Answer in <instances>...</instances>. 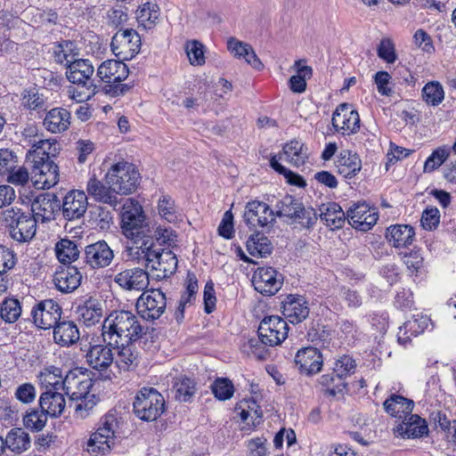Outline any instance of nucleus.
<instances>
[{
	"label": "nucleus",
	"mask_w": 456,
	"mask_h": 456,
	"mask_svg": "<svg viewBox=\"0 0 456 456\" xmlns=\"http://www.w3.org/2000/svg\"><path fill=\"white\" fill-rule=\"evenodd\" d=\"M77 403L75 405V411L81 418H86L89 411L96 404V397L94 394H87L86 396L77 398Z\"/></svg>",
	"instance_id": "62"
},
{
	"label": "nucleus",
	"mask_w": 456,
	"mask_h": 456,
	"mask_svg": "<svg viewBox=\"0 0 456 456\" xmlns=\"http://www.w3.org/2000/svg\"><path fill=\"white\" fill-rule=\"evenodd\" d=\"M331 122L337 132L351 134L359 131L361 121L357 110H352L348 103H341L333 112Z\"/></svg>",
	"instance_id": "16"
},
{
	"label": "nucleus",
	"mask_w": 456,
	"mask_h": 456,
	"mask_svg": "<svg viewBox=\"0 0 456 456\" xmlns=\"http://www.w3.org/2000/svg\"><path fill=\"white\" fill-rule=\"evenodd\" d=\"M283 278L274 268L258 267L252 278L255 289L265 296H273L281 288Z\"/></svg>",
	"instance_id": "14"
},
{
	"label": "nucleus",
	"mask_w": 456,
	"mask_h": 456,
	"mask_svg": "<svg viewBox=\"0 0 456 456\" xmlns=\"http://www.w3.org/2000/svg\"><path fill=\"white\" fill-rule=\"evenodd\" d=\"M52 55L55 63L67 68L79 59L80 49L76 41L61 39L53 43Z\"/></svg>",
	"instance_id": "27"
},
{
	"label": "nucleus",
	"mask_w": 456,
	"mask_h": 456,
	"mask_svg": "<svg viewBox=\"0 0 456 456\" xmlns=\"http://www.w3.org/2000/svg\"><path fill=\"white\" fill-rule=\"evenodd\" d=\"M391 76L387 71H378L374 76V81L377 85L378 92L384 96H390L393 94V89L388 86Z\"/></svg>",
	"instance_id": "63"
},
{
	"label": "nucleus",
	"mask_w": 456,
	"mask_h": 456,
	"mask_svg": "<svg viewBox=\"0 0 456 456\" xmlns=\"http://www.w3.org/2000/svg\"><path fill=\"white\" fill-rule=\"evenodd\" d=\"M320 210V218L325 225H334V228H342L346 219V213L343 211L339 204L329 202L327 205H322Z\"/></svg>",
	"instance_id": "40"
},
{
	"label": "nucleus",
	"mask_w": 456,
	"mask_h": 456,
	"mask_svg": "<svg viewBox=\"0 0 456 456\" xmlns=\"http://www.w3.org/2000/svg\"><path fill=\"white\" fill-rule=\"evenodd\" d=\"M135 342H124V345H110L118 349L116 365L120 370L128 371L138 366L140 354L135 346Z\"/></svg>",
	"instance_id": "32"
},
{
	"label": "nucleus",
	"mask_w": 456,
	"mask_h": 456,
	"mask_svg": "<svg viewBox=\"0 0 456 456\" xmlns=\"http://www.w3.org/2000/svg\"><path fill=\"white\" fill-rule=\"evenodd\" d=\"M53 374L55 378H61V369L55 366L45 368L44 372H41L42 383H45V391L42 392L38 403L40 409L45 411L51 418L60 417L66 406L64 395L59 392L61 387L58 380L51 382L47 378H51Z\"/></svg>",
	"instance_id": "5"
},
{
	"label": "nucleus",
	"mask_w": 456,
	"mask_h": 456,
	"mask_svg": "<svg viewBox=\"0 0 456 456\" xmlns=\"http://www.w3.org/2000/svg\"><path fill=\"white\" fill-rule=\"evenodd\" d=\"M82 280V274L77 267L67 265L59 266L53 275L56 289L61 293H70L77 289Z\"/></svg>",
	"instance_id": "23"
},
{
	"label": "nucleus",
	"mask_w": 456,
	"mask_h": 456,
	"mask_svg": "<svg viewBox=\"0 0 456 456\" xmlns=\"http://www.w3.org/2000/svg\"><path fill=\"white\" fill-rule=\"evenodd\" d=\"M246 248L251 256L261 257L270 255L273 249L270 240L259 230L249 236Z\"/></svg>",
	"instance_id": "41"
},
{
	"label": "nucleus",
	"mask_w": 456,
	"mask_h": 456,
	"mask_svg": "<svg viewBox=\"0 0 456 456\" xmlns=\"http://www.w3.org/2000/svg\"><path fill=\"white\" fill-rule=\"evenodd\" d=\"M415 230H386V238L395 248H405L413 241Z\"/></svg>",
	"instance_id": "51"
},
{
	"label": "nucleus",
	"mask_w": 456,
	"mask_h": 456,
	"mask_svg": "<svg viewBox=\"0 0 456 456\" xmlns=\"http://www.w3.org/2000/svg\"><path fill=\"white\" fill-rule=\"evenodd\" d=\"M88 207V199L84 191L70 190L62 200L61 211L64 219L77 220L84 216Z\"/></svg>",
	"instance_id": "17"
},
{
	"label": "nucleus",
	"mask_w": 456,
	"mask_h": 456,
	"mask_svg": "<svg viewBox=\"0 0 456 456\" xmlns=\"http://www.w3.org/2000/svg\"><path fill=\"white\" fill-rule=\"evenodd\" d=\"M58 383L70 400L86 396L93 387V380L84 377L77 369L68 371L63 379L58 380Z\"/></svg>",
	"instance_id": "15"
},
{
	"label": "nucleus",
	"mask_w": 456,
	"mask_h": 456,
	"mask_svg": "<svg viewBox=\"0 0 456 456\" xmlns=\"http://www.w3.org/2000/svg\"><path fill=\"white\" fill-rule=\"evenodd\" d=\"M31 220L30 214H24L20 208H9L2 213L0 224L4 228H16L19 224Z\"/></svg>",
	"instance_id": "49"
},
{
	"label": "nucleus",
	"mask_w": 456,
	"mask_h": 456,
	"mask_svg": "<svg viewBox=\"0 0 456 456\" xmlns=\"http://www.w3.org/2000/svg\"><path fill=\"white\" fill-rule=\"evenodd\" d=\"M94 68L87 59L79 58L66 68V77L73 85L69 86V96L82 102L90 99L95 93L96 86L93 79Z\"/></svg>",
	"instance_id": "3"
},
{
	"label": "nucleus",
	"mask_w": 456,
	"mask_h": 456,
	"mask_svg": "<svg viewBox=\"0 0 456 456\" xmlns=\"http://www.w3.org/2000/svg\"><path fill=\"white\" fill-rule=\"evenodd\" d=\"M193 379L183 377L178 379L174 385L175 397L180 402H189L196 392Z\"/></svg>",
	"instance_id": "47"
},
{
	"label": "nucleus",
	"mask_w": 456,
	"mask_h": 456,
	"mask_svg": "<svg viewBox=\"0 0 456 456\" xmlns=\"http://www.w3.org/2000/svg\"><path fill=\"white\" fill-rule=\"evenodd\" d=\"M308 341L315 346L326 347L331 339L330 330L319 322H312L307 331Z\"/></svg>",
	"instance_id": "45"
},
{
	"label": "nucleus",
	"mask_w": 456,
	"mask_h": 456,
	"mask_svg": "<svg viewBox=\"0 0 456 456\" xmlns=\"http://www.w3.org/2000/svg\"><path fill=\"white\" fill-rule=\"evenodd\" d=\"M95 444H91V437L86 444V451L89 453L98 455H105L109 453L115 445V441L112 439L98 438L94 439Z\"/></svg>",
	"instance_id": "59"
},
{
	"label": "nucleus",
	"mask_w": 456,
	"mask_h": 456,
	"mask_svg": "<svg viewBox=\"0 0 456 456\" xmlns=\"http://www.w3.org/2000/svg\"><path fill=\"white\" fill-rule=\"evenodd\" d=\"M158 214L161 220L177 226L190 225L191 223L176 209L175 200L169 195H162L157 205Z\"/></svg>",
	"instance_id": "31"
},
{
	"label": "nucleus",
	"mask_w": 456,
	"mask_h": 456,
	"mask_svg": "<svg viewBox=\"0 0 456 456\" xmlns=\"http://www.w3.org/2000/svg\"><path fill=\"white\" fill-rule=\"evenodd\" d=\"M214 395L220 401L230 399L234 394L232 382L226 378H217L211 385Z\"/></svg>",
	"instance_id": "53"
},
{
	"label": "nucleus",
	"mask_w": 456,
	"mask_h": 456,
	"mask_svg": "<svg viewBox=\"0 0 456 456\" xmlns=\"http://www.w3.org/2000/svg\"><path fill=\"white\" fill-rule=\"evenodd\" d=\"M141 45V37L133 28L118 30L110 43L112 53L122 61L132 60L140 52Z\"/></svg>",
	"instance_id": "11"
},
{
	"label": "nucleus",
	"mask_w": 456,
	"mask_h": 456,
	"mask_svg": "<svg viewBox=\"0 0 456 456\" xmlns=\"http://www.w3.org/2000/svg\"><path fill=\"white\" fill-rule=\"evenodd\" d=\"M32 211L33 215L30 216L33 218L34 224L31 228H36L38 223L44 224L53 219V212L46 207L42 208L38 202L32 204Z\"/></svg>",
	"instance_id": "61"
},
{
	"label": "nucleus",
	"mask_w": 456,
	"mask_h": 456,
	"mask_svg": "<svg viewBox=\"0 0 456 456\" xmlns=\"http://www.w3.org/2000/svg\"><path fill=\"white\" fill-rule=\"evenodd\" d=\"M319 382L322 387H326V393L332 396L342 394L347 386L342 379H338L334 370L331 373L321 376Z\"/></svg>",
	"instance_id": "50"
},
{
	"label": "nucleus",
	"mask_w": 456,
	"mask_h": 456,
	"mask_svg": "<svg viewBox=\"0 0 456 456\" xmlns=\"http://www.w3.org/2000/svg\"><path fill=\"white\" fill-rule=\"evenodd\" d=\"M6 449L20 453L30 446L29 435L21 428H12L4 438Z\"/></svg>",
	"instance_id": "42"
},
{
	"label": "nucleus",
	"mask_w": 456,
	"mask_h": 456,
	"mask_svg": "<svg viewBox=\"0 0 456 456\" xmlns=\"http://www.w3.org/2000/svg\"><path fill=\"white\" fill-rule=\"evenodd\" d=\"M378 56L389 64H393L397 60L395 47L393 41L385 37L382 38L377 48Z\"/></svg>",
	"instance_id": "57"
},
{
	"label": "nucleus",
	"mask_w": 456,
	"mask_h": 456,
	"mask_svg": "<svg viewBox=\"0 0 456 456\" xmlns=\"http://www.w3.org/2000/svg\"><path fill=\"white\" fill-rule=\"evenodd\" d=\"M106 345L90 346L86 352V358L88 365L94 370H106L114 362V356L111 348Z\"/></svg>",
	"instance_id": "29"
},
{
	"label": "nucleus",
	"mask_w": 456,
	"mask_h": 456,
	"mask_svg": "<svg viewBox=\"0 0 456 456\" xmlns=\"http://www.w3.org/2000/svg\"><path fill=\"white\" fill-rule=\"evenodd\" d=\"M164 396L154 387H142L134 396L133 410L141 420L151 422L158 419L165 411Z\"/></svg>",
	"instance_id": "6"
},
{
	"label": "nucleus",
	"mask_w": 456,
	"mask_h": 456,
	"mask_svg": "<svg viewBox=\"0 0 456 456\" xmlns=\"http://www.w3.org/2000/svg\"><path fill=\"white\" fill-rule=\"evenodd\" d=\"M288 330L285 320L277 315L266 316L258 326V338L265 346H275L285 340Z\"/></svg>",
	"instance_id": "12"
},
{
	"label": "nucleus",
	"mask_w": 456,
	"mask_h": 456,
	"mask_svg": "<svg viewBox=\"0 0 456 456\" xmlns=\"http://www.w3.org/2000/svg\"><path fill=\"white\" fill-rule=\"evenodd\" d=\"M128 240L127 248H138L144 254L146 266L156 272V279L163 280L175 273L176 255L169 248L176 247L174 230H122Z\"/></svg>",
	"instance_id": "1"
},
{
	"label": "nucleus",
	"mask_w": 456,
	"mask_h": 456,
	"mask_svg": "<svg viewBox=\"0 0 456 456\" xmlns=\"http://www.w3.org/2000/svg\"><path fill=\"white\" fill-rule=\"evenodd\" d=\"M203 48V45L197 40H192L186 43L185 51L191 64L200 66L205 63Z\"/></svg>",
	"instance_id": "56"
},
{
	"label": "nucleus",
	"mask_w": 456,
	"mask_h": 456,
	"mask_svg": "<svg viewBox=\"0 0 456 456\" xmlns=\"http://www.w3.org/2000/svg\"><path fill=\"white\" fill-rule=\"evenodd\" d=\"M70 124L71 114L62 107H55L48 110L43 120L44 127L53 134H61L67 131Z\"/></svg>",
	"instance_id": "28"
},
{
	"label": "nucleus",
	"mask_w": 456,
	"mask_h": 456,
	"mask_svg": "<svg viewBox=\"0 0 456 456\" xmlns=\"http://www.w3.org/2000/svg\"><path fill=\"white\" fill-rule=\"evenodd\" d=\"M56 256L64 265H70L79 256L76 243L68 239H61L55 246Z\"/></svg>",
	"instance_id": "44"
},
{
	"label": "nucleus",
	"mask_w": 456,
	"mask_h": 456,
	"mask_svg": "<svg viewBox=\"0 0 456 456\" xmlns=\"http://www.w3.org/2000/svg\"><path fill=\"white\" fill-rule=\"evenodd\" d=\"M243 217L248 226L265 227L274 220V211L266 203L253 200L246 205Z\"/></svg>",
	"instance_id": "21"
},
{
	"label": "nucleus",
	"mask_w": 456,
	"mask_h": 456,
	"mask_svg": "<svg viewBox=\"0 0 456 456\" xmlns=\"http://www.w3.org/2000/svg\"><path fill=\"white\" fill-rule=\"evenodd\" d=\"M140 174L135 167L129 162H118L111 166L105 175L106 184H110L116 194H130L140 183Z\"/></svg>",
	"instance_id": "7"
},
{
	"label": "nucleus",
	"mask_w": 456,
	"mask_h": 456,
	"mask_svg": "<svg viewBox=\"0 0 456 456\" xmlns=\"http://www.w3.org/2000/svg\"><path fill=\"white\" fill-rule=\"evenodd\" d=\"M394 433L403 439H417L428 436L429 430L425 419L411 414L394 428Z\"/></svg>",
	"instance_id": "19"
},
{
	"label": "nucleus",
	"mask_w": 456,
	"mask_h": 456,
	"mask_svg": "<svg viewBox=\"0 0 456 456\" xmlns=\"http://www.w3.org/2000/svg\"><path fill=\"white\" fill-rule=\"evenodd\" d=\"M385 411L392 417L403 420L412 414L414 402L400 395H391L383 403Z\"/></svg>",
	"instance_id": "36"
},
{
	"label": "nucleus",
	"mask_w": 456,
	"mask_h": 456,
	"mask_svg": "<svg viewBox=\"0 0 456 456\" xmlns=\"http://www.w3.org/2000/svg\"><path fill=\"white\" fill-rule=\"evenodd\" d=\"M48 417L39 407L27 411L23 417V423L27 428L37 432L45 428Z\"/></svg>",
	"instance_id": "52"
},
{
	"label": "nucleus",
	"mask_w": 456,
	"mask_h": 456,
	"mask_svg": "<svg viewBox=\"0 0 456 456\" xmlns=\"http://www.w3.org/2000/svg\"><path fill=\"white\" fill-rule=\"evenodd\" d=\"M114 281L125 290L141 291L149 285V273L139 267L125 269L115 275Z\"/></svg>",
	"instance_id": "20"
},
{
	"label": "nucleus",
	"mask_w": 456,
	"mask_h": 456,
	"mask_svg": "<svg viewBox=\"0 0 456 456\" xmlns=\"http://www.w3.org/2000/svg\"><path fill=\"white\" fill-rule=\"evenodd\" d=\"M86 191L95 201L109 204L115 208L118 203V196L112 191L110 184H105L95 176L91 177L86 184Z\"/></svg>",
	"instance_id": "33"
},
{
	"label": "nucleus",
	"mask_w": 456,
	"mask_h": 456,
	"mask_svg": "<svg viewBox=\"0 0 456 456\" xmlns=\"http://www.w3.org/2000/svg\"><path fill=\"white\" fill-rule=\"evenodd\" d=\"M36 387L31 383H23L20 385L15 391L16 399L24 404L33 403L36 399Z\"/></svg>",
	"instance_id": "60"
},
{
	"label": "nucleus",
	"mask_w": 456,
	"mask_h": 456,
	"mask_svg": "<svg viewBox=\"0 0 456 456\" xmlns=\"http://www.w3.org/2000/svg\"><path fill=\"white\" fill-rule=\"evenodd\" d=\"M336 167L340 175L346 178H352L361 170L362 160L356 153L343 150L338 158Z\"/></svg>",
	"instance_id": "38"
},
{
	"label": "nucleus",
	"mask_w": 456,
	"mask_h": 456,
	"mask_svg": "<svg viewBox=\"0 0 456 456\" xmlns=\"http://www.w3.org/2000/svg\"><path fill=\"white\" fill-rule=\"evenodd\" d=\"M356 369V362L353 357L344 354L340 358H338L333 367V370L337 373L338 379H342L345 381V379L351 374L354 373Z\"/></svg>",
	"instance_id": "55"
},
{
	"label": "nucleus",
	"mask_w": 456,
	"mask_h": 456,
	"mask_svg": "<svg viewBox=\"0 0 456 456\" xmlns=\"http://www.w3.org/2000/svg\"><path fill=\"white\" fill-rule=\"evenodd\" d=\"M15 255L8 248L0 245V275L5 273L15 265Z\"/></svg>",
	"instance_id": "64"
},
{
	"label": "nucleus",
	"mask_w": 456,
	"mask_h": 456,
	"mask_svg": "<svg viewBox=\"0 0 456 456\" xmlns=\"http://www.w3.org/2000/svg\"><path fill=\"white\" fill-rule=\"evenodd\" d=\"M167 308L166 294L159 289L143 291L136 302L138 314L146 321L160 318Z\"/></svg>",
	"instance_id": "10"
},
{
	"label": "nucleus",
	"mask_w": 456,
	"mask_h": 456,
	"mask_svg": "<svg viewBox=\"0 0 456 456\" xmlns=\"http://www.w3.org/2000/svg\"><path fill=\"white\" fill-rule=\"evenodd\" d=\"M301 61H297L295 65L297 67V74L289 78V88L294 93H303L306 89L305 77L312 76V68L309 66H300Z\"/></svg>",
	"instance_id": "48"
},
{
	"label": "nucleus",
	"mask_w": 456,
	"mask_h": 456,
	"mask_svg": "<svg viewBox=\"0 0 456 456\" xmlns=\"http://www.w3.org/2000/svg\"><path fill=\"white\" fill-rule=\"evenodd\" d=\"M21 314V305L18 299L6 297L0 305V316L7 323H14Z\"/></svg>",
	"instance_id": "46"
},
{
	"label": "nucleus",
	"mask_w": 456,
	"mask_h": 456,
	"mask_svg": "<svg viewBox=\"0 0 456 456\" xmlns=\"http://www.w3.org/2000/svg\"><path fill=\"white\" fill-rule=\"evenodd\" d=\"M274 216L287 217L292 223L299 224L304 228L314 225L318 219V215L313 208H305L297 199L291 195H286L277 201Z\"/></svg>",
	"instance_id": "8"
},
{
	"label": "nucleus",
	"mask_w": 456,
	"mask_h": 456,
	"mask_svg": "<svg viewBox=\"0 0 456 456\" xmlns=\"http://www.w3.org/2000/svg\"><path fill=\"white\" fill-rule=\"evenodd\" d=\"M282 314L292 324L302 322L309 315L308 302L303 296L289 294L282 302Z\"/></svg>",
	"instance_id": "22"
},
{
	"label": "nucleus",
	"mask_w": 456,
	"mask_h": 456,
	"mask_svg": "<svg viewBox=\"0 0 456 456\" xmlns=\"http://www.w3.org/2000/svg\"><path fill=\"white\" fill-rule=\"evenodd\" d=\"M282 155L285 156L286 161L295 167L303 166L308 159L306 148L297 140L290 141L283 146L282 152L279 154L280 159H282Z\"/></svg>",
	"instance_id": "39"
},
{
	"label": "nucleus",
	"mask_w": 456,
	"mask_h": 456,
	"mask_svg": "<svg viewBox=\"0 0 456 456\" xmlns=\"http://www.w3.org/2000/svg\"><path fill=\"white\" fill-rule=\"evenodd\" d=\"M77 314L86 326H93L99 322L102 316V302L97 298L90 297L82 305H78Z\"/></svg>",
	"instance_id": "37"
},
{
	"label": "nucleus",
	"mask_w": 456,
	"mask_h": 456,
	"mask_svg": "<svg viewBox=\"0 0 456 456\" xmlns=\"http://www.w3.org/2000/svg\"><path fill=\"white\" fill-rule=\"evenodd\" d=\"M430 319L426 315H416L412 319L408 320L399 329L397 334L398 343L405 346L411 339V337H417L423 333L428 327Z\"/></svg>",
	"instance_id": "35"
},
{
	"label": "nucleus",
	"mask_w": 456,
	"mask_h": 456,
	"mask_svg": "<svg viewBox=\"0 0 456 456\" xmlns=\"http://www.w3.org/2000/svg\"><path fill=\"white\" fill-rule=\"evenodd\" d=\"M145 215L138 201L127 199L121 212V228H143Z\"/></svg>",
	"instance_id": "34"
},
{
	"label": "nucleus",
	"mask_w": 456,
	"mask_h": 456,
	"mask_svg": "<svg viewBox=\"0 0 456 456\" xmlns=\"http://www.w3.org/2000/svg\"><path fill=\"white\" fill-rule=\"evenodd\" d=\"M450 155V149L439 147L427 159L424 164V172L431 173L441 167Z\"/></svg>",
	"instance_id": "54"
},
{
	"label": "nucleus",
	"mask_w": 456,
	"mask_h": 456,
	"mask_svg": "<svg viewBox=\"0 0 456 456\" xmlns=\"http://www.w3.org/2000/svg\"><path fill=\"white\" fill-rule=\"evenodd\" d=\"M147 330L131 311L116 310L104 320L102 336L108 345H124V342L139 340Z\"/></svg>",
	"instance_id": "2"
},
{
	"label": "nucleus",
	"mask_w": 456,
	"mask_h": 456,
	"mask_svg": "<svg viewBox=\"0 0 456 456\" xmlns=\"http://www.w3.org/2000/svg\"><path fill=\"white\" fill-rule=\"evenodd\" d=\"M31 318L35 326L41 330H50L57 324L62 314V308L53 299H45L37 303L31 310Z\"/></svg>",
	"instance_id": "13"
},
{
	"label": "nucleus",
	"mask_w": 456,
	"mask_h": 456,
	"mask_svg": "<svg viewBox=\"0 0 456 456\" xmlns=\"http://www.w3.org/2000/svg\"><path fill=\"white\" fill-rule=\"evenodd\" d=\"M128 75L129 69L122 60H107L97 69V77L105 83V93L114 97L126 94L133 87V85L121 83Z\"/></svg>",
	"instance_id": "4"
},
{
	"label": "nucleus",
	"mask_w": 456,
	"mask_h": 456,
	"mask_svg": "<svg viewBox=\"0 0 456 456\" xmlns=\"http://www.w3.org/2000/svg\"><path fill=\"white\" fill-rule=\"evenodd\" d=\"M26 163L35 176L39 175L38 182L42 183L45 187L50 188L59 181V167L51 159L45 148L39 151H29Z\"/></svg>",
	"instance_id": "9"
},
{
	"label": "nucleus",
	"mask_w": 456,
	"mask_h": 456,
	"mask_svg": "<svg viewBox=\"0 0 456 456\" xmlns=\"http://www.w3.org/2000/svg\"><path fill=\"white\" fill-rule=\"evenodd\" d=\"M294 362L301 374L312 376L321 371L323 357L316 347L306 346L297 352Z\"/></svg>",
	"instance_id": "18"
},
{
	"label": "nucleus",
	"mask_w": 456,
	"mask_h": 456,
	"mask_svg": "<svg viewBox=\"0 0 456 456\" xmlns=\"http://www.w3.org/2000/svg\"><path fill=\"white\" fill-rule=\"evenodd\" d=\"M121 418H118L116 413L109 411L106 413L99 422V427L94 433L91 435V444H95V440L98 438L116 440L120 436Z\"/></svg>",
	"instance_id": "30"
},
{
	"label": "nucleus",
	"mask_w": 456,
	"mask_h": 456,
	"mask_svg": "<svg viewBox=\"0 0 456 456\" xmlns=\"http://www.w3.org/2000/svg\"><path fill=\"white\" fill-rule=\"evenodd\" d=\"M53 338L62 347L74 346L80 339V332L74 321L61 319L53 327Z\"/></svg>",
	"instance_id": "26"
},
{
	"label": "nucleus",
	"mask_w": 456,
	"mask_h": 456,
	"mask_svg": "<svg viewBox=\"0 0 456 456\" xmlns=\"http://www.w3.org/2000/svg\"><path fill=\"white\" fill-rule=\"evenodd\" d=\"M422 100L428 106H438L444 99V90L438 81L428 82L421 90Z\"/></svg>",
	"instance_id": "43"
},
{
	"label": "nucleus",
	"mask_w": 456,
	"mask_h": 456,
	"mask_svg": "<svg viewBox=\"0 0 456 456\" xmlns=\"http://www.w3.org/2000/svg\"><path fill=\"white\" fill-rule=\"evenodd\" d=\"M90 214L93 221L92 224H94L95 228H110L113 224L111 213L104 208L98 207Z\"/></svg>",
	"instance_id": "58"
},
{
	"label": "nucleus",
	"mask_w": 456,
	"mask_h": 456,
	"mask_svg": "<svg viewBox=\"0 0 456 456\" xmlns=\"http://www.w3.org/2000/svg\"><path fill=\"white\" fill-rule=\"evenodd\" d=\"M114 254L104 240L90 244L85 248V260L93 269L104 268L111 263Z\"/></svg>",
	"instance_id": "24"
},
{
	"label": "nucleus",
	"mask_w": 456,
	"mask_h": 456,
	"mask_svg": "<svg viewBox=\"0 0 456 456\" xmlns=\"http://www.w3.org/2000/svg\"><path fill=\"white\" fill-rule=\"evenodd\" d=\"M346 219L352 226L366 224L371 228L377 224L379 212L376 208L370 207L366 201H358L346 211Z\"/></svg>",
	"instance_id": "25"
}]
</instances>
